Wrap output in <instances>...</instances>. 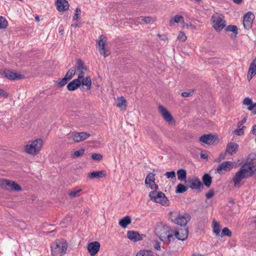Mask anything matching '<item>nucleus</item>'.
I'll use <instances>...</instances> for the list:
<instances>
[{
    "mask_svg": "<svg viewBox=\"0 0 256 256\" xmlns=\"http://www.w3.org/2000/svg\"><path fill=\"white\" fill-rule=\"evenodd\" d=\"M169 218L175 224L183 226L186 224L190 218L187 214H180L179 212L174 211L170 213Z\"/></svg>",
    "mask_w": 256,
    "mask_h": 256,
    "instance_id": "5",
    "label": "nucleus"
},
{
    "mask_svg": "<svg viewBox=\"0 0 256 256\" xmlns=\"http://www.w3.org/2000/svg\"><path fill=\"white\" fill-rule=\"evenodd\" d=\"M156 236L162 242L168 243L174 239V230L162 224H158L155 228Z\"/></svg>",
    "mask_w": 256,
    "mask_h": 256,
    "instance_id": "2",
    "label": "nucleus"
},
{
    "mask_svg": "<svg viewBox=\"0 0 256 256\" xmlns=\"http://www.w3.org/2000/svg\"><path fill=\"white\" fill-rule=\"evenodd\" d=\"M50 248L54 256H62L66 253L68 244L64 240H56L51 244Z\"/></svg>",
    "mask_w": 256,
    "mask_h": 256,
    "instance_id": "4",
    "label": "nucleus"
},
{
    "mask_svg": "<svg viewBox=\"0 0 256 256\" xmlns=\"http://www.w3.org/2000/svg\"><path fill=\"white\" fill-rule=\"evenodd\" d=\"M226 236L228 237L232 236V232L228 228H224L222 230L221 236Z\"/></svg>",
    "mask_w": 256,
    "mask_h": 256,
    "instance_id": "44",
    "label": "nucleus"
},
{
    "mask_svg": "<svg viewBox=\"0 0 256 256\" xmlns=\"http://www.w3.org/2000/svg\"><path fill=\"white\" fill-rule=\"evenodd\" d=\"M214 195V193L213 191H210L208 193L206 194V196L207 198H210L212 197Z\"/></svg>",
    "mask_w": 256,
    "mask_h": 256,
    "instance_id": "55",
    "label": "nucleus"
},
{
    "mask_svg": "<svg viewBox=\"0 0 256 256\" xmlns=\"http://www.w3.org/2000/svg\"><path fill=\"white\" fill-rule=\"evenodd\" d=\"M100 246L98 242H93L88 244L87 249L90 256H94L99 251Z\"/></svg>",
    "mask_w": 256,
    "mask_h": 256,
    "instance_id": "16",
    "label": "nucleus"
},
{
    "mask_svg": "<svg viewBox=\"0 0 256 256\" xmlns=\"http://www.w3.org/2000/svg\"><path fill=\"white\" fill-rule=\"evenodd\" d=\"M106 176V172L102 170L100 171H94L89 174L88 176L90 178H104Z\"/></svg>",
    "mask_w": 256,
    "mask_h": 256,
    "instance_id": "27",
    "label": "nucleus"
},
{
    "mask_svg": "<svg viewBox=\"0 0 256 256\" xmlns=\"http://www.w3.org/2000/svg\"><path fill=\"white\" fill-rule=\"evenodd\" d=\"M188 182L190 187L192 189H200L202 186L200 181L197 178H194Z\"/></svg>",
    "mask_w": 256,
    "mask_h": 256,
    "instance_id": "25",
    "label": "nucleus"
},
{
    "mask_svg": "<svg viewBox=\"0 0 256 256\" xmlns=\"http://www.w3.org/2000/svg\"><path fill=\"white\" fill-rule=\"evenodd\" d=\"M216 137L212 134H204L200 137V140L207 144H212L216 140Z\"/></svg>",
    "mask_w": 256,
    "mask_h": 256,
    "instance_id": "20",
    "label": "nucleus"
},
{
    "mask_svg": "<svg viewBox=\"0 0 256 256\" xmlns=\"http://www.w3.org/2000/svg\"><path fill=\"white\" fill-rule=\"evenodd\" d=\"M252 133L254 134H256V124L255 125H254L253 126V128L252 130Z\"/></svg>",
    "mask_w": 256,
    "mask_h": 256,
    "instance_id": "57",
    "label": "nucleus"
},
{
    "mask_svg": "<svg viewBox=\"0 0 256 256\" xmlns=\"http://www.w3.org/2000/svg\"><path fill=\"white\" fill-rule=\"evenodd\" d=\"M8 26V22L6 18L0 16V30H4Z\"/></svg>",
    "mask_w": 256,
    "mask_h": 256,
    "instance_id": "36",
    "label": "nucleus"
},
{
    "mask_svg": "<svg viewBox=\"0 0 256 256\" xmlns=\"http://www.w3.org/2000/svg\"><path fill=\"white\" fill-rule=\"evenodd\" d=\"M200 158H208V155H206V154H200Z\"/></svg>",
    "mask_w": 256,
    "mask_h": 256,
    "instance_id": "58",
    "label": "nucleus"
},
{
    "mask_svg": "<svg viewBox=\"0 0 256 256\" xmlns=\"http://www.w3.org/2000/svg\"><path fill=\"white\" fill-rule=\"evenodd\" d=\"M0 96L4 98H8V94L4 90L0 88Z\"/></svg>",
    "mask_w": 256,
    "mask_h": 256,
    "instance_id": "51",
    "label": "nucleus"
},
{
    "mask_svg": "<svg viewBox=\"0 0 256 256\" xmlns=\"http://www.w3.org/2000/svg\"><path fill=\"white\" fill-rule=\"evenodd\" d=\"M154 248L156 249V250H160V244L158 242H156L154 244Z\"/></svg>",
    "mask_w": 256,
    "mask_h": 256,
    "instance_id": "56",
    "label": "nucleus"
},
{
    "mask_svg": "<svg viewBox=\"0 0 256 256\" xmlns=\"http://www.w3.org/2000/svg\"><path fill=\"white\" fill-rule=\"evenodd\" d=\"M80 88L83 90H90L92 87V80L90 76H86L80 80Z\"/></svg>",
    "mask_w": 256,
    "mask_h": 256,
    "instance_id": "17",
    "label": "nucleus"
},
{
    "mask_svg": "<svg viewBox=\"0 0 256 256\" xmlns=\"http://www.w3.org/2000/svg\"><path fill=\"white\" fill-rule=\"evenodd\" d=\"M0 186L4 188L14 191H20L22 190V188L19 184L9 180H0Z\"/></svg>",
    "mask_w": 256,
    "mask_h": 256,
    "instance_id": "10",
    "label": "nucleus"
},
{
    "mask_svg": "<svg viewBox=\"0 0 256 256\" xmlns=\"http://www.w3.org/2000/svg\"><path fill=\"white\" fill-rule=\"evenodd\" d=\"M36 21L38 22L40 20L38 16L36 17Z\"/></svg>",
    "mask_w": 256,
    "mask_h": 256,
    "instance_id": "64",
    "label": "nucleus"
},
{
    "mask_svg": "<svg viewBox=\"0 0 256 256\" xmlns=\"http://www.w3.org/2000/svg\"><path fill=\"white\" fill-rule=\"evenodd\" d=\"M244 126H242L240 128H238L234 131V133L237 136H242L244 134Z\"/></svg>",
    "mask_w": 256,
    "mask_h": 256,
    "instance_id": "45",
    "label": "nucleus"
},
{
    "mask_svg": "<svg viewBox=\"0 0 256 256\" xmlns=\"http://www.w3.org/2000/svg\"><path fill=\"white\" fill-rule=\"evenodd\" d=\"M256 171V154H250L244 164L235 173L232 182L236 188L240 187L244 180L252 177Z\"/></svg>",
    "mask_w": 256,
    "mask_h": 256,
    "instance_id": "1",
    "label": "nucleus"
},
{
    "mask_svg": "<svg viewBox=\"0 0 256 256\" xmlns=\"http://www.w3.org/2000/svg\"><path fill=\"white\" fill-rule=\"evenodd\" d=\"M56 4L57 10L60 12L66 11L69 8L68 2L66 0H57Z\"/></svg>",
    "mask_w": 256,
    "mask_h": 256,
    "instance_id": "19",
    "label": "nucleus"
},
{
    "mask_svg": "<svg viewBox=\"0 0 256 256\" xmlns=\"http://www.w3.org/2000/svg\"><path fill=\"white\" fill-rule=\"evenodd\" d=\"M68 80L64 76L62 79L57 80L56 84L59 87H62L66 85Z\"/></svg>",
    "mask_w": 256,
    "mask_h": 256,
    "instance_id": "43",
    "label": "nucleus"
},
{
    "mask_svg": "<svg viewBox=\"0 0 256 256\" xmlns=\"http://www.w3.org/2000/svg\"><path fill=\"white\" fill-rule=\"evenodd\" d=\"M150 199L157 203H160L162 206L168 205V200L164 194L160 192L152 191L149 194Z\"/></svg>",
    "mask_w": 256,
    "mask_h": 256,
    "instance_id": "8",
    "label": "nucleus"
},
{
    "mask_svg": "<svg viewBox=\"0 0 256 256\" xmlns=\"http://www.w3.org/2000/svg\"><path fill=\"white\" fill-rule=\"evenodd\" d=\"M182 28H186L188 29H192V30H196V27L195 26L192 24H186L184 22L182 23Z\"/></svg>",
    "mask_w": 256,
    "mask_h": 256,
    "instance_id": "47",
    "label": "nucleus"
},
{
    "mask_svg": "<svg viewBox=\"0 0 256 256\" xmlns=\"http://www.w3.org/2000/svg\"><path fill=\"white\" fill-rule=\"evenodd\" d=\"M233 1L237 4H240L242 2V0H233Z\"/></svg>",
    "mask_w": 256,
    "mask_h": 256,
    "instance_id": "60",
    "label": "nucleus"
},
{
    "mask_svg": "<svg viewBox=\"0 0 256 256\" xmlns=\"http://www.w3.org/2000/svg\"><path fill=\"white\" fill-rule=\"evenodd\" d=\"M178 178L180 181L186 180V172L184 169H180L177 171Z\"/></svg>",
    "mask_w": 256,
    "mask_h": 256,
    "instance_id": "33",
    "label": "nucleus"
},
{
    "mask_svg": "<svg viewBox=\"0 0 256 256\" xmlns=\"http://www.w3.org/2000/svg\"><path fill=\"white\" fill-rule=\"evenodd\" d=\"M116 106L122 110H125L126 108V100L124 96L118 97L115 99Z\"/></svg>",
    "mask_w": 256,
    "mask_h": 256,
    "instance_id": "22",
    "label": "nucleus"
},
{
    "mask_svg": "<svg viewBox=\"0 0 256 256\" xmlns=\"http://www.w3.org/2000/svg\"><path fill=\"white\" fill-rule=\"evenodd\" d=\"M212 26L217 32H220L226 26V21L224 16L218 13L212 15L211 18Z\"/></svg>",
    "mask_w": 256,
    "mask_h": 256,
    "instance_id": "7",
    "label": "nucleus"
},
{
    "mask_svg": "<svg viewBox=\"0 0 256 256\" xmlns=\"http://www.w3.org/2000/svg\"><path fill=\"white\" fill-rule=\"evenodd\" d=\"M238 148V144L234 142H230L228 144L226 152L232 155L236 153Z\"/></svg>",
    "mask_w": 256,
    "mask_h": 256,
    "instance_id": "24",
    "label": "nucleus"
},
{
    "mask_svg": "<svg viewBox=\"0 0 256 256\" xmlns=\"http://www.w3.org/2000/svg\"><path fill=\"white\" fill-rule=\"evenodd\" d=\"M192 256H202L201 254H195L192 255Z\"/></svg>",
    "mask_w": 256,
    "mask_h": 256,
    "instance_id": "62",
    "label": "nucleus"
},
{
    "mask_svg": "<svg viewBox=\"0 0 256 256\" xmlns=\"http://www.w3.org/2000/svg\"><path fill=\"white\" fill-rule=\"evenodd\" d=\"M243 104L248 106V109L249 110H253L255 106V104H253L252 99L248 98H245L244 100Z\"/></svg>",
    "mask_w": 256,
    "mask_h": 256,
    "instance_id": "31",
    "label": "nucleus"
},
{
    "mask_svg": "<svg viewBox=\"0 0 256 256\" xmlns=\"http://www.w3.org/2000/svg\"><path fill=\"white\" fill-rule=\"evenodd\" d=\"M188 236V230L187 228L179 229L178 230H174V238L176 237L177 239L180 240H184Z\"/></svg>",
    "mask_w": 256,
    "mask_h": 256,
    "instance_id": "15",
    "label": "nucleus"
},
{
    "mask_svg": "<svg viewBox=\"0 0 256 256\" xmlns=\"http://www.w3.org/2000/svg\"><path fill=\"white\" fill-rule=\"evenodd\" d=\"M155 20V18H152V17L147 16V17H140L137 18L136 22L140 24H142L144 22V24H149Z\"/></svg>",
    "mask_w": 256,
    "mask_h": 256,
    "instance_id": "29",
    "label": "nucleus"
},
{
    "mask_svg": "<svg viewBox=\"0 0 256 256\" xmlns=\"http://www.w3.org/2000/svg\"><path fill=\"white\" fill-rule=\"evenodd\" d=\"M226 30L227 32H232L234 34V38H236L237 34H238V28L236 26L234 25H230L228 26L226 28Z\"/></svg>",
    "mask_w": 256,
    "mask_h": 256,
    "instance_id": "35",
    "label": "nucleus"
},
{
    "mask_svg": "<svg viewBox=\"0 0 256 256\" xmlns=\"http://www.w3.org/2000/svg\"><path fill=\"white\" fill-rule=\"evenodd\" d=\"M256 74V58H254L250 66L248 73L247 75V78L248 81H250L252 77Z\"/></svg>",
    "mask_w": 256,
    "mask_h": 256,
    "instance_id": "23",
    "label": "nucleus"
},
{
    "mask_svg": "<svg viewBox=\"0 0 256 256\" xmlns=\"http://www.w3.org/2000/svg\"><path fill=\"white\" fill-rule=\"evenodd\" d=\"M253 113L254 114H256V103H255V106H254V108L253 110Z\"/></svg>",
    "mask_w": 256,
    "mask_h": 256,
    "instance_id": "61",
    "label": "nucleus"
},
{
    "mask_svg": "<svg viewBox=\"0 0 256 256\" xmlns=\"http://www.w3.org/2000/svg\"><path fill=\"white\" fill-rule=\"evenodd\" d=\"M76 73V68L74 67L71 68L66 73L65 76V77L68 80H70L72 78L73 76Z\"/></svg>",
    "mask_w": 256,
    "mask_h": 256,
    "instance_id": "39",
    "label": "nucleus"
},
{
    "mask_svg": "<svg viewBox=\"0 0 256 256\" xmlns=\"http://www.w3.org/2000/svg\"><path fill=\"white\" fill-rule=\"evenodd\" d=\"M242 122H239L237 124V126L238 128H240L242 126Z\"/></svg>",
    "mask_w": 256,
    "mask_h": 256,
    "instance_id": "59",
    "label": "nucleus"
},
{
    "mask_svg": "<svg viewBox=\"0 0 256 256\" xmlns=\"http://www.w3.org/2000/svg\"><path fill=\"white\" fill-rule=\"evenodd\" d=\"M76 71V74L78 75V78L76 79L78 80H80V79L84 78L86 76H88V70L84 62L80 60H78L77 62Z\"/></svg>",
    "mask_w": 256,
    "mask_h": 256,
    "instance_id": "11",
    "label": "nucleus"
},
{
    "mask_svg": "<svg viewBox=\"0 0 256 256\" xmlns=\"http://www.w3.org/2000/svg\"><path fill=\"white\" fill-rule=\"evenodd\" d=\"M82 191L80 188L78 190H74L68 192L70 197L73 198L78 196V194Z\"/></svg>",
    "mask_w": 256,
    "mask_h": 256,
    "instance_id": "41",
    "label": "nucleus"
},
{
    "mask_svg": "<svg viewBox=\"0 0 256 256\" xmlns=\"http://www.w3.org/2000/svg\"><path fill=\"white\" fill-rule=\"evenodd\" d=\"M188 188L183 184H179L177 185L176 192L178 194H182L186 192Z\"/></svg>",
    "mask_w": 256,
    "mask_h": 256,
    "instance_id": "37",
    "label": "nucleus"
},
{
    "mask_svg": "<svg viewBox=\"0 0 256 256\" xmlns=\"http://www.w3.org/2000/svg\"><path fill=\"white\" fill-rule=\"evenodd\" d=\"M92 158L94 160H100L102 159V156L100 154H92Z\"/></svg>",
    "mask_w": 256,
    "mask_h": 256,
    "instance_id": "50",
    "label": "nucleus"
},
{
    "mask_svg": "<svg viewBox=\"0 0 256 256\" xmlns=\"http://www.w3.org/2000/svg\"><path fill=\"white\" fill-rule=\"evenodd\" d=\"M43 144V140L41 138H38L29 142L24 146V150L28 154L36 155L41 150Z\"/></svg>",
    "mask_w": 256,
    "mask_h": 256,
    "instance_id": "3",
    "label": "nucleus"
},
{
    "mask_svg": "<svg viewBox=\"0 0 256 256\" xmlns=\"http://www.w3.org/2000/svg\"><path fill=\"white\" fill-rule=\"evenodd\" d=\"M192 91L183 92L182 93V97H188L192 95Z\"/></svg>",
    "mask_w": 256,
    "mask_h": 256,
    "instance_id": "54",
    "label": "nucleus"
},
{
    "mask_svg": "<svg viewBox=\"0 0 256 256\" xmlns=\"http://www.w3.org/2000/svg\"><path fill=\"white\" fill-rule=\"evenodd\" d=\"M254 18V14L251 12H248L244 16L243 24L245 28L249 30L252 28Z\"/></svg>",
    "mask_w": 256,
    "mask_h": 256,
    "instance_id": "14",
    "label": "nucleus"
},
{
    "mask_svg": "<svg viewBox=\"0 0 256 256\" xmlns=\"http://www.w3.org/2000/svg\"><path fill=\"white\" fill-rule=\"evenodd\" d=\"M154 174L152 173H149L146 178L145 184H150L151 182H154Z\"/></svg>",
    "mask_w": 256,
    "mask_h": 256,
    "instance_id": "40",
    "label": "nucleus"
},
{
    "mask_svg": "<svg viewBox=\"0 0 256 256\" xmlns=\"http://www.w3.org/2000/svg\"><path fill=\"white\" fill-rule=\"evenodd\" d=\"M212 180V177L208 174H204L202 178L203 183L208 188L210 186Z\"/></svg>",
    "mask_w": 256,
    "mask_h": 256,
    "instance_id": "32",
    "label": "nucleus"
},
{
    "mask_svg": "<svg viewBox=\"0 0 256 256\" xmlns=\"http://www.w3.org/2000/svg\"><path fill=\"white\" fill-rule=\"evenodd\" d=\"M213 232L216 234L218 235L220 232V224L216 220H214L212 222Z\"/></svg>",
    "mask_w": 256,
    "mask_h": 256,
    "instance_id": "34",
    "label": "nucleus"
},
{
    "mask_svg": "<svg viewBox=\"0 0 256 256\" xmlns=\"http://www.w3.org/2000/svg\"><path fill=\"white\" fill-rule=\"evenodd\" d=\"M144 236L143 234L140 235L137 232L128 231L127 232L128 238L134 242L142 240Z\"/></svg>",
    "mask_w": 256,
    "mask_h": 256,
    "instance_id": "21",
    "label": "nucleus"
},
{
    "mask_svg": "<svg viewBox=\"0 0 256 256\" xmlns=\"http://www.w3.org/2000/svg\"><path fill=\"white\" fill-rule=\"evenodd\" d=\"M246 120V118H244L241 122H242V124H243L244 122H245Z\"/></svg>",
    "mask_w": 256,
    "mask_h": 256,
    "instance_id": "63",
    "label": "nucleus"
},
{
    "mask_svg": "<svg viewBox=\"0 0 256 256\" xmlns=\"http://www.w3.org/2000/svg\"><path fill=\"white\" fill-rule=\"evenodd\" d=\"M84 150L83 149H81L78 151H76L74 152V154H72V157L73 158H78L80 156H82L84 155Z\"/></svg>",
    "mask_w": 256,
    "mask_h": 256,
    "instance_id": "48",
    "label": "nucleus"
},
{
    "mask_svg": "<svg viewBox=\"0 0 256 256\" xmlns=\"http://www.w3.org/2000/svg\"><path fill=\"white\" fill-rule=\"evenodd\" d=\"M79 87H80V82L77 79L72 80L67 86L68 89L70 91L74 90Z\"/></svg>",
    "mask_w": 256,
    "mask_h": 256,
    "instance_id": "26",
    "label": "nucleus"
},
{
    "mask_svg": "<svg viewBox=\"0 0 256 256\" xmlns=\"http://www.w3.org/2000/svg\"><path fill=\"white\" fill-rule=\"evenodd\" d=\"M136 256H153V252L150 250H141L137 253Z\"/></svg>",
    "mask_w": 256,
    "mask_h": 256,
    "instance_id": "38",
    "label": "nucleus"
},
{
    "mask_svg": "<svg viewBox=\"0 0 256 256\" xmlns=\"http://www.w3.org/2000/svg\"><path fill=\"white\" fill-rule=\"evenodd\" d=\"M234 163L232 162L226 161L222 162L217 168V172L222 174L226 172L230 171L234 168Z\"/></svg>",
    "mask_w": 256,
    "mask_h": 256,
    "instance_id": "13",
    "label": "nucleus"
},
{
    "mask_svg": "<svg viewBox=\"0 0 256 256\" xmlns=\"http://www.w3.org/2000/svg\"><path fill=\"white\" fill-rule=\"evenodd\" d=\"M148 184L150 188L152 190H155L154 191H156V190L158 189V186L155 184L154 182H151Z\"/></svg>",
    "mask_w": 256,
    "mask_h": 256,
    "instance_id": "52",
    "label": "nucleus"
},
{
    "mask_svg": "<svg viewBox=\"0 0 256 256\" xmlns=\"http://www.w3.org/2000/svg\"><path fill=\"white\" fill-rule=\"evenodd\" d=\"M90 136V134L85 132H71L66 135L65 140L68 143L78 142L87 139Z\"/></svg>",
    "mask_w": 256,
    "mask_h": 256,
    "instance_id": "6",
    "label": "nucleus"
},
{
    "mask_svg": "<svg viewBox=\"0 0 256 256\" xmlns=\"http://www.w3.org/2000/svg\"><path fill=\"white\" fill-rule=\"evenodd\" d=\"M184 22V18L183 16L180 15L176 14L170 18V26H174L176 23L178 24L180 22H182V24Z\"/></svg>",
    "mask_w": 256,
    "mask_h": 256,
    "instance_id": "28",
    "label": "nucleus"
},
{
    "mask_svg": "<svg viewBox=\"0 0 256 256\" xmlns=\"http://www.w3.org/2000/svg\"><path fill=\"white\" fill-rule=\"evenodd\" d=\"M158 110L162 118L169 124L175 123V120L168 110L162 105L158 106Z\"/></svg>",
    "mask_w": 256,
    "mask_h": 256,
    "instance_id": "12",
    "label": "nucleus"
},
{
    "mask_svg": "<svg viewBox=\"0 0 256 256\" xmlns=\"http://www.w3.org/2000/svg\"><path fill=\"white\" fill-rule=\"evenodd\" d=\"M81 14V10L80 8H77L75 10L74 16H73V20H78L80 18Z\"/></svg>",
    "mask_w": 256,
    "mask_h": 256,
    "instance_id": "42",
    "label": "nucleus"
},
{
    "mask_svg": "<svg viewBox=\"0 0 256 256\" xmlns=\"http://www.w3.org/2000/svg\"><path fill=\"white\" fill-rule=\"evenodd\" d=\"M150 136L154 140H159V136L154 132H152V134Z\"/></svg>",
    "mask_w": 256,
    "mask_h": 256,
    "instance_id": "53",
    "label": "nucleus"
},
{
    "mask_svg": "<svg viewBox=\"0 0 256 256\" xmlns=\"http://www.w3.org/2000/svg\"><path fill=\"white\" fill-rule=\"evenodd\" d=\"M3 74L6 78L10 80L22 79L24 78L22 75L8 70H4Z\"/></svg>",
    "mask_w": 256,
    "mask_h": 256,
    "instance_id": "18",
    "label": "nucleus"
},
{
    "mask_svg": "<svg viewBox=\"0 0 256 256\" xmlns=\"http://www.w3.org/2000/svg\"><path fill=\"white\" fill-rule=\"evenodd\" d=\"M165 176L168 178H176V173L174 171L166 172Z\"/></svg>",
    "mask_w": 256,
    "mask_h": 256,
    "instance_id": "49",
    "label": "nucleus"
},
{
    "mask_svg": "<svg viewBox=\"0 0 256 256\" xmlns=\"http://www.w3.org/2000/svg\"><path fill=\"white\" fill-rule=\"evenodd\" d=\"M107 40L108 39L105 36L102 35L99 36L97 42L99 52L104 57L108 56L110 53L108 48L106 47Z\"/></svg>",
    "mask_w": 256,
    "mask_h": 256,
    "instance_id": "9",
    "label": "nucleus"
},
{
    "mask_svg": "<svg viewBox=\"0 0 256 256\" xmlns=\"http://www.w3.org/2000/svg\"><path fill=\"white\" fill-rule=\"evenodd\" d=\"M187 38V36L182 32H179L178 36V39L181 42H184Z\"/></svg>",
    "mask_w": 256,
    "mask_h": 256,
    "instance_id": "46",
    "label": "nucleus"
},
{
    "mask_svg": "<svg viewBox=\"0 0 256 256\" xmlns=\"http://www.w3.org/2000/svg\"><path fill=\"white\" fill-rule=\"evenodd\" d=\"M131 223V218L129 216H125L119 221V224L122 228H126Z\"/></svg>",
    "mask_w": 256,
    "mask_h": 256,
    "instance_id": "30",
    "label": "nucleus"
}]
</instances>
